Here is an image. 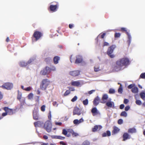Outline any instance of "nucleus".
<instances>
[{
    "instance_id": "obj_1",
    "label": "nucleus",
    "mask_w": 145,
    "mask_h": 145,
    "mask_svg": "<svg viewBox=\"0 0 145 145\" xmlns=\"http://www.w3.org/2000/svg\"><path fill=\"white\" fill-rule=\"evenodd\" d=\"M43 35V33L40 31H35L31 37L32 42L37 41L41 38Z\"/></svg>"
},
{
    "instance_id": "obj_2",
    "label": "nucleus",
    "mask_w": 145,
    "mask_h": 145,
    "mask_svg": "<svg viewBox=\"0 0 145 145\" xmlns=\"http://www.w3.org/2000/svg\"><path fill=\"white\" fill-rule=\"evenodd\" d=\"M50 84V81L48 79H43L40 83V88L42 90H45Z\"/></svg>"
},
{
    "instance_id": "obj_3",
    "label": "nucleus",
    "mask_w": 145,
    "mask_h": 145,
    "mask_svg": "<svg viewBox=\"0 0 145 145\" xmlns=\"http://www.w3.org/2000/svg\"><path fill=\"white\" fill-rule=\"evenodd\" d=\"M116 65L114 66V69L117 71L122 69V67L125 66L123 63L121 59L118 60L116 62Z\"/></svg>"
},
{
    "instance_id": "obj_4",
    "label": "nucleus",
    "mask_w": 145,
    "mask_h": 145,
    "mask_svg": "<svg viewBox=\"0 0 145 145\" xmlns=\"http://www.w3.org/2000/svg\"><path fill=\"white\" fill-rule=\"evenodd\" d=\"M52 124L51 122L48 120L46 121L44 124V129L48 132H50L52 130Z\"/></svg>"
},
{
    "instance_id": "obj_5",
    "label": "nucleus",
    "mask_w": 145,
    "mask_h": 145,
    "mask_svg": "<svg viewBox=\"0 0 145 145\" xmlns=\"http://www.w3.org/2000/svg\"><path fill=\"white\" fill-rule=\"evenodd\" d=\"M116 47L115 45H112L109 47L107 51V54L111 58H114L115 56L113 54H112L113 52V51Z\"/></svg>"
},
{
    "instance_id": "obj_6",
    "label": "nucleus",
    "mask_w": 145,
    "mask_h": 145,
    "mask_svg": "<svg viewBox=\"0 0 145 145\" xmlns=\"http://www.w3.org/2000/svg\"><path fill=\"white\" fill-rule=\"evenodd\" d=\"M1 87L4 89L10 90L13 87V84L10 82H6L3 84Z\"/></svg>"
},
{
    "instance_id": "obj_7",
    "label": "nucleus",
    "mask_w": 145,
    "mask_h": 145,
    "mask_svg": "<svg viewBox=\"0 0 145 145\" xmlns=\"http://www.w3.org/2000/svg\"><path fill=\"white\" fill-rule=\"evenodd\" d=\"M58 6L59 5L57 4L55 5H51L48 8V10L49 11L54 12L57 10Z\"/></svg>"
},
{
    "instance_id": "obj_8",
    "label": "nucleus",
    "mask_w": 145,
    "mask_h": 145,
    "mask_svg": "<svg viewBox=\"0 0 145 145\" xmlns=\"http://www.w3.org/2000/svg\"><path fill=\"white\" fill-rule=\"evenodd\" d=\"M51 69L48 67H46L44 69L40 71V74L43 75H46L49 74L50 72Z\"/></svg>"
},
{
    "instance_id": "obj_9",
    "label": "nucleus",
    "mask_w": 145,
    "mask_h": 145,
    "mask_svg": "<svg viewBox=\"0 0 145 145\" xmlns=\"http://www.w3.org/2000/svg\"><path fill=\"white\" fill-rule=\"evenodd\" d=\"M2 109L9 115H12L14 114L13 109L10 108L8 107H5L3 108Z\"/></svg>"
},
{
    "instance_id": "obj_10",
    "label": "nucleus",
    "mask_w": 145,
    "mask_h": 145,
    "mask_svg": "<svg viewBox=\"0 0 145 145\" xmlns=\"http://www.w3.org/2000/svg\"><path fill=\"white\" fill-rule=\"evenodd\" d=\"M122 61L124 65L126 67L130 63V60L129 58L125 57L120 58Z\"/></svg>"
},
{
    "instance_id": "obj_11",
    "label": "nucleus",
    "mask_w": 145,
    "mask_h": 145,
    "mask_svg": "<svg viewBox=\"0 0 145 145\" xmlns=\"http://www.w3.org/2000/svg\"><path fill=\"white\" fill-rule=\"evenodd\" d=\"M91 112L92 114V115L95 116L96 115H100V112L97 110L96 107H94L92 108L91 110Z\"/></svg>"
},
{
    "instance_id": "obj_12",
    "label": "nucleus",
    "mask_w": 145,
    "mask_h": 145,
    "mask_svg": "<svg viewBox=\"0 0 145 145\" xmlns=\"http://www.w3.org/2000/svg\"><path fill=\"white\" fill-rule=\"evenodd\" d=\"M33 119L36 120H38L39 119V115L37 111L34 109L33 111Z\"/></svg>"
},
{
    "instance_id": "obj_13",
    "label": "nucleus",
    "mask_w": 145,
    "mask_h": 145,
    "mask_svg": "<svg viewBox=\"0 0 145 145\" xmlns=\"http://www.w3.org/2000/svg\"><path fill=\"white\" fill-rule=\"evenodd\" d=\"M80 73V72L79 71H71L69 74L70 75L73 76H76L79 75Z\"/></svg>"
},
{
    "instance_id": "obj_14",
    "label": "nucleus",
    "mask_w": 145,
    "mask_h": 145,
    "mask_svg": "<svg viewBox=\"0 0 145 145\" xmlns=\"http://www.w3.org/2000/svg\"><path fill=\"white\" fill-rule=\"evenodd\" d=\"M81 112L80 109L78 107H75L73 112V115H80L81 114Z\"/></svg>"
},
{
    "instance_id": "obj_15",
    "label": "nucleus",
    "mask_w": 145,
    "mask_h": 145,
    "mask_svg": "<svg viewBox=\"0 0 145 145\" xmlns=\"http://www.w3.org/2000/svg\"><path fill=\"white\" fill-rule=\"evenodd\" d=\"M113 129V130L112 132V135L116 134L120 132V129L116 126H114Z\"/></svg>"
},
{
    "instance_id": "obj_16",
    "label": "nucleus",
    "mask_w": 145,
    "mask_h": 145,
    "mask_svg": "<svg viewBox=\"0 0 145 145\" xmlns=\"http://www.w3.org/2000/svg\"><path fill=\"white\" fill-rule=\"evenodd\" d=\"M102 128L101 126L99 125H96L92 129V131L93 132H94L97 131H99Z\"/></svg>"
},
{
    "instance_id": "obj_17",
    "label": "nucleus",
    "mask_w": 145,
    "mask_h": 145,
    "mask_svg": "<svg viewBox=\"0 0 145 145\" xmlns=\"http://www.w3.org/2000/svg\"><path fill=\"white\" fill-rule=\"evenodd\" d=\"M108 98V96L107 94H104L102 98V101L101 102L102 103H105L106 102V101Z\"/></svg>"
},
{
    "instance_id": "obj_18",
    "label": "nucleus",
    "mask_w": 145,
    "mask_h": 145,
    "mask_svg": "<svg viewBox=\"0 0 145 145\" xmlns=\"http://www.w3.org/2000/svg\"><path fill=\"white\" fill-rule=\"evenodd\" d=\"M83 59L81 56H77L76 57V59L75 60V63L78 64L81 63Z\"/></svg>"
},
{
    "instance_id": "obj_19",
    "label": "nucleus",
    "mask_w": 145,
    "mask_h": 145,
    "mask_svg": "<svg viewBox=\"0 0 145 145\" xmlns=\"http://www.w3.org/2000/svg\"><path fill=\"white\" fill-rule=\"evenodd\" d=\"M99 100L100 99L99 97L97 96L96 97L93 101V105L95 106H97L99 103Z\"/></svg>"
},
{
    "instance_id": "obj_20",
    "label": "nucleus",
    "mask_w": 145,
    "mask_h": 145,
    "mask_svg": "<svg viewBox=\"0 0 145 145\" xmlns=\"http://www.w3.org/2000/svg\"><path fill=\"white\" fill-rule=\"evenodd\" d=\"M106 105L108 107L110 108H113L114 107V104L113 102L109 101L106 102Z\"/></svg>"
},
{
    "instance_id": "obj_21",
    "label": "nucleus",
    "mask_w": 145,
    "mask_h": 145,
    "mask_svg": "<svg viewBox=\"0 0 145 145\" xmlns=\"http://www.w3.org/2000/svg\"><path fill=\"white\" fill-rule=\"evenodd\" d=\"M123 140H125L130 138L129 134L127 133H124L123 136Z\"/></svg>"
},
{
    "instance_id": "obj_22",
    "label": "nucleus",
    "mask_w": 145,
    "mask_h": 145,
    "mask_svg": "<svg viewBox=\"0 0 145 145\" xmlns=\"http://www.w3.org/2000/svg\"><path fill=\"white\" fill-rule=\"evenodd\" d=\"M60 60L59 57L58 56H55L53 59V61L55 64H57L58 63V61Z\"/></svg>"
},
{
    "instance_id": "obj_23",
    "label": "nucleus",
    "mask_w": 145,
    "mask_h": 145,
    "mask_svg": "<svg viewBox=\"0 0 145 145\" xmlns=\"http://www.w3.org/2000/svg\"><path fill=\"white\" fill-rule=\"evenodd\" d=\"M71 84L72 86H79L80 83L79 82L77 81L72 82H71Z\"/></svg>"
},
{
    "instance_id": "obj_24",
    "label": "nucleus",
    "mask_w": 145,
    "mask_h": 145,
    "mask_svg": "<svg viewBox=\"0 0 145 145\" xmlns=\"http://www.w3.org/2000/svg\"><path fill=\"white\" fill-rule=\"evenodd\" d=\"M128 132L129 133H133L136 132V130L134 127L129 129L128 130Z\"/></svg>"
},
{
    "instance_id": "obj_25",
    "label": "nucleus",
    "mask_w": 145,
    "mask_h": 145,
    "mask_svg": "<svg viewBox=\"0 0 145 145\" xmlns=\"http://www.w3.org/2000/svg\"><path fill=\"white\" fill-rule=\"evenodd\" d=\"M20 66L22 67H25L27 65V63L24 61H22L19 63Z\"/></svg>"
},
{
    "instance_id": "obj_26",
    "label": "nucleus",
    "mask_w": 145,
    "mask_h": 145,
    "mask_svg": "<svg viewBox=\"0 0 145 145\" xmlns=\"http://www.w3.org/2000/svg\"><path fill=\"white\" fill-rule=\"evenodd\" d=\"M42 124V123L40 121H38L35 122L34 123V125L35 127H39L41 126Z\"/></svg>"
},
{
    "instance_id": "obj_27",
    "label": "nucleus",
    "mask_w": 145,
    "mask_h": 145,
    "mask_svg": "<svg viewBox=\"0 0 145 145\" xmlns=\"http://www.w3.org/2000/svg\"><path fill=\"white\" fill-rule=\"evenodd\" d=\"M73 131V130L71 129H68V134L67 137H70L71 135H72Z\"/></svg>"
},
{
    "instance_id": "obj_28",
    "label": "nucleus",
    "mask_w": 145,
    "mask_h": 145,
    "mask_svg": "<svg viewBox=\"0 0 145 145\" xmlns=\"http://www.w3.org/2000/svg\"><path fill=\"white\" fill-rule=\"evenodd\" d=\"M138 88L136 87H135L131 89L132 92L134 93H136L138 92Z\"/></svg>"
},
{
    "instance_id": "obj_29",
    "label": "nucleus",
    "mask_w": 145,
    "mask_h": 145,
    "mask_svg": "<svg viewBox=\"0 0 145 145\" xmlns=\"http://www.w3.org/2000/svg\"><path fill=\"white\" fill-rule=\"evenodd\" d=\"M126 34L127 35L129 40L127 41L128 42L129 44L131 43V37L129 33L128 32H126Z\"/></svg>"
},
{
    "instance_id": "obj_30",
    "label": "nucleus",
    "mask_w": 145,
    "mask_h": 145,
    "mask_svg": "<svg viewBox=\"0 0 145 145\" xmlns=\"http://www.w3.org/2000/svg\"><path fill=\"white\" fill-rule=\"evenodd\" d=\"M62 134L67 137L68 134V129L67 130L65 129H63L62 130Z\"/></svg>"
},
{
    "instance_id": "obj_31",
    "label": "nucleus",
    "mask_w": 145,
    "mask_h": 145,
    "mask_svg": "<svg viewBox=\"0 0 145 145\" xmlns=\"http://www.w3.org/2000/svg\"><path fill=\"white\" fill-rule=\"evenodd\" d=\"M94 71L95 72H97L101 71L100 69L99 66L97 65L95 66L94 67Z\"/></svg>"
},
{
    "instance_id": "obj_32",
    "label": "nucleus",
    "mask_w": 145,
    "mask_h": 145,
    "mask_svg": "<svg viewBox=\"0 0 145 145\" xmlns=\"http://www.w3.org/2000/svg\"><path fill=\"white\" fill-rule=\"evenodd\" d=\"M18 94L17 96V99L19 101H20L22 96V93L20 92L19 90L18 91Z\"/></svg>"
},
{
    "instance_id": "obj_33",
    "label": "nucleus",
    "mask_w": 145,
    "mask_h": 145,
    "mask_svg": "<svg viewBox=\"0 0 145 145\" xmlns=\"http://www.w3.org/2000/svg\"><path fill=\"white\" fill-rule=\"evenodd\" d=\"M140 95L141 98L144 100H145V93L141 92L140 93Z\"/></svg>"
},
{
    "instance_id": "obj_34",
    "label": "nucleus",
    "mask_w": 145,
    "mask_h": 145,
    "mask_svg": "<svg viewBox=\"0 0 145 145\" xmlns=\"http://www.w3.org/2000/svg\"><path fill=\"white\" fill-rule=\"evenodd\" d=\"M127 116V113L125 111L122 112L120 114V116H121L126 117Z\"/></svg>"
},
{
    "instance_id": "obj_35",
    "label": "nucleus",
    "mask_w": 145,
    "mask_h": 145,
    "mask_svg": "<svg viewBox=\"0 0 145 145\" xmlns=\"http://www.w3.org/2000/svg\"><path fill=\"white\" fill-rule=\"evenodd\" d=\"M90 143L89 141L85 140L83 142L82 145H90Z\"/></svg>"
},
{
    "instance_id": "obj_36",
    "label": "nucleus",
    "mask_w": 145,
    "mask_h": 145,
    "mask_svg": "<svg viewBox=\"0 0 145 145\" xmlns=\"http://www.w3.org/2000/svg\"><path fill=\"white\" fill-rule=\"evenodd\" d=\"M82 103L84 105H86L88 103V100L87 99H86L85 100H84Z\"/></svg>"
},
{
    "instance_id": "obj_37",
    "label": "nucleus",
    "mask_w": 145,
    "mask_h": 145,
    "mask_svg": "<svg viewBox=\"0 0 145 145\" xmlns=\"http://www.w3.org/2000/svg\"><path fill=\"white\" fill-rule=\"evenodd\" d=\"M118 92L120 93H122L123 92V88L122 87L121 84H120V86L118 90Z\"/></svg>"
},
{
    "instance_id": "obj_38",
    "label": "nucleus",
    "mask_w": 145,
    "mask_h": 145,
    "mask_svg": "<svg viewBox=\"0 0 145 145\" xmlns=\"http://www.w3.org/2000/svg\"><path fill=\"white\" fill-rule=\"evenodd\" d=\"M72 135L73 137H74L78 136L79 135V134L78 133L75 132L73 131Z\"/></svg>"
},
{
    "instance_id": "obj_39",
    "label": "nucleus",
    "mask_w": 145,
    "mask_h": 145,
    "mask_svg": "<svg viewBox=\"0 0 145 145\" xmlns=\"http://www.w3.org/2000/svg\"><path fill=\"white\" fill-rule=\"evenodd\" d=\"M27 97L28 99H32L33 97V94L32 93H30L29 94Z\"/></svg>"
},
{
    "instance_id": "obj_40",
    "label": "nucleus",
    "mask_w": 145,
    "mask_h": 145,
    "mask_svg": "<svg viewBox=\"0 0 145 145\" xmlns=\"http://www.w3.org/2000/svg\"><path fill=\"white\" fill-rule=\"evenodd\" d=\"M138 105H141L142 102L140 100H137L135 102Z\"/></svg>"
},
{
    "instance_id": "obj_41",
    "label": "nucleus",
    "mask_w": 145,
    "mask_h": 145,
    "mask_svg": "<svg viewBox=\"0 0 145 145\" xmlns=\"http://www.w3.org/2000/svg\"><path fill=\"white\" fill-rule=\"evenodd\" d=\"M70 93V91L69 90H67L64 93V95L65 96L68 95Z\"/></svg>"
},
{
    "instance_id": "obj_42",
    "label": "nucleus",
    "mask_w": 145,
    "mask_h": 145,
    "mask_svg": "<svg viewBox=\"0 0 145 145\" xmlns=\"http://www.w3.org/2000/svg\"><path fill=\"white\" fill-rule=\"evenodd\" d=\"M121 34L120 33H116L114 35L115 38H118L120 36Z\"/></svg>"
},
{
    "instance_id": "obj_43",
    "label": "nucleus",
    "mask_w": 145,
    "mask_h": 145,
    "mask_svg": "<svg viewBox=\"0 0 145 145\" xmlns=\"http://www.w3.org/2000/svg\"><path fill=\"white\" fill-rule=\"evenodd\" d=\"M45 106L44 105L41 106L40 108L42 112H44L45 111Z\"/></svg>"
},
{
    "instance_id": "obj_44",
    "label": "nucleus",
    "mask_w": 145,
    "mask_h": 145,
    "mask_svg": "<svg viewBox=\"0 0 145 145\" xmlns=\"http://www.w3.org/2000/svg\"><path fill=\"white\" fill-rule=\"evenodd\" d=\"M115 92V90L112 89H110L109 91V93H114Z\"/></svg>"
},
{
    "instance_id": "obj_45",
    "label": "nucleus",
    "mask_w": 145,
    "mask_h": 145,
    "mask_svg": "<svg viewBox=\"0 0 145 145\" xmlns=\"http://www.w3.org/2000/svg\"><path fill=\"white\" fill-rule=\"evenodd\" d=\"M140 77L142 78H145V72L142 73L140 75Z\"/></svg>"
},
{
    "instance_id": "obj_46",
    "label": "nucleus",
    "mask_w": 145,
    "mask_h": 145,
    "mask_svg": "<svg viewBox=\"0 0 145 145\" xmlns=\"http://www.w3.org/2000/svg\"><path fill=\"white\" fill-rule=\"evenodd\" d=\"M123 121L122 119H119L118 121V123L120 125L121 124L123 123Z\"/></svg>"
},
{
    "instance_id": "obj_47",
    "label": "nucleus",
    "mask_w": 145,
    "mask_h": 145,
    "mask_svg": "<svg viewBox=\"0 0 145 145\" xmlns=\"http://www.w3.org/2000/svg\"><path fill=\"white\" fill-rule=\"evenodd\" d=\"M32 89L31 87H27L26 88H25V90L27 91H29Z\"/></svg>"
},
{
    "instance_id": "obj_48",
    "label": "nucleus",
    "mask_w": 145,
    "mask_h": 145,
    "mask_svg": "<svg viewBox=\"0 0 145 145\" xmlns=\"http://www.w3.org/2000/svg\"><path fill=\"white\" fill-rule=\"evenodd\" d=\"M77 99V97L76 96H75L72 99L71 101L72 102H74L76 101Z\"/></svg>"
},
{
    "instance_id": "obj_49",
    "label": "nucleus",
    "mask_w": 145,
    "mask_h": 145,
    "mask_svg": "<svg viewBox=\"0 0 145 145\" xmlns=\"http://www.w3.org/2000/svg\"><path fill=\"white\" fill-rule=\"evenodd\" d=\"M73 123L74 124H79L78 120L77 119H75L73 121Z\"/></svg>"
},
{
    "instance_id": "obj_50",
    "label": "nucleus",
    "mask_w": 145,
    "mask_h": 145,
    "mask_svg": "<svg viewBox=\"0 0 145 145\" xmlns=\"http://www.w3.org/2000/svg\"><path fill=\"white\" fill-rule=\"evenodd\" d=\"M65 138L64 137H63L60 136H58V139H59L60 140H64Z\"/></svg>"
},
{
    "instance_id": "obj_51",
    "label": "nucleus",
    "mask_w": 145,
    "mask_h": 145,
    "mask_svg": "<svg viewBox=\"0 0 145 145\" xmlns=\"http://www.w3.org/2000/svg\"><path fill=\"white\" fill-rule=\"evenodd\" d=\"M51 60V58L49 57H48L47 58H46L45 59V61L46 62H49Z\"/></svg>"
},
{
    "instance_id": "obj_52",
    "label": "nucleus",
    "mask_w": 145,
    "mask_h": 145,
    "mask_svg": "<svg viewBox=\"0 0 145 145\" xmlns=\"http://www.w3.org/2000/svg\"><path fill=\"white\" fill-rule=\"evenodd\" d=\"M134 86V85L133 84H131L129 85L128 86V88L129 89H132L133 88V87Z\"/></svg>"
},
{
    "instance_id": "obj_53",
    "label": "nucleus",
    "mask_w": 145,
    "mask_h": 145,
    "mask_svg": "<svg viewBox=\"0 0 145 145\" xmlns=\"http://www.w3.org/2000/svg\"><path fill=\"white\" fill-rule=\"evenodd\" d=\"M68 88L69 89V91H73L74 90V88L71 87H68Z\"/></svg>"
},
{
    "instance_id": "obj_54",
    "label": "nucleus",
    "mask_w": 145,
    "mask_h": 145,
    "mask_svg": "<svg viewBox=\"0 0 145 145\" xmlns=\"http://www.w3.org/2000/svg\"><path fill=\"white\" fill-rule=\"evenodd\" d=\"M129 101L128 99H125L124 100L123 103L125 104H127L129 102Z\"/></svg>"
},
{
    "instance_id": "obj_55",
    "label": "nucleus",
    "mask_w": 145,
    "mask_h": 145,
    "mask_svg": "<svg viewBox=\"0 0 145 145\" xmlns=\"http://www.w3.org/2000/svg\"><path fill=\"white\" fill-rule=\"evenodd\" d=\"M51 137L53 139H58V136L57 135H52Z\"/></svg>"
},
{
    "instance_id": "obj_56",
    "label": "nucleus",
    "mask_w": 145,
    "mask_h": 145,
    "mask_svg": "<svg viewBox=\"0 0 145 145\" xmlns=\"http://www.w3.org/2000/svg\"><path fill=\"white\" fill-rule=\"evenodd\" d=\"M107 135L108 136H110L111 135V133L109 131H107L106 132Z\"/></svg>"
},
{
    "instance_id": "obj_57",
    "label": "nucleus",
    "mask_w": 145,
    "mask_h": 145,
    "mask_svg": "<svg viewBox=\"0 0 145 145\" xmlns=\"http://www.w3.org/2000/svg\"><path fill=\"white\" fill-rule=\"evenodd\" d=\"M109 44L107 42H105L103 43V46L104 47L105 46H108L109 45Z\"/></svg>"
},
{
    "instance_id": "obj_58",
    "label": "nucleus",
    "mask_w": 145,
    "mask_h": 145,
    "mask_svg": "<svg viewBox=\"0 0 145 145\" xmlns=\"http://www.w3.org/2000/svg\"><path fill=\"white\" fill-rule=\"evenodd\" d=\"M130 108V106H127L125 107V110L126 111H127Z\"/></svg>"
},
{
    "instance_id": "obj_59",
    "label": "nucleus",
    "mask_w": 145,
    "mask_h": 145,
    "mask_svg": "<svg viewBox=\"0 0 145 145\" xmlns=\"http://www.w3.org/2000/svg\"><path fill=\"white\" fill-rule=\"evenodd\" d=\"M121 30L122 31H125V33H126V32H128L126 29L125 28L122 27L121 28Z\"/></svg>"
},
{
    "instance_id": "obj_60",
    "label": "nucleus",
    "mask_w": 145,
    "mask_h": 145,
    "mask_svg": "<svg viewBox=\"0 0 145 145\" xmlns=\"http://www.w3.org/2000/svg\"><path fill=\"white\" fill-rule=\"evenodd\" d=\"M53 105L54 106H57L58 105V104L57 103L56 101H55L53 102Z\"/></svg>"
},
{
    "instance_id": "obj_61",
    "label": "nucleus",
    "mask_w": 145,
    "mask_h": 145,
    "mask_svg": "<svg viewBox=\"0 0 145 145\" xmlns=\"http://www.w3.org/2000/svg\"><path fill=\"white\" fill-rule=\"evenodd\" d=\"M59 143L61 145H67V144L66 143L64 142L63 141L60 142Z\"/></svg>"
},
{
    "instance_id": "obj_62",
    "label": "nucleus",
    "mask_w": 145,
    "mask_h": 145,
    "mask_svg": "<svg viewBox=\"0 0 145 145\" xmlns=\"http://www.w3.org/2000/svg\"><path fill=\"white\" fill-rule=\"evenodd\" d=\"M124 107V105L123 104H121L120 106V108L121 109H123Z\"/></svg>"
},
{
    "instance_id": "obj_63",
    "label": "nucleus",
    "mask_w": 145,
    "mask_h": 145,
    "mask_svg": "<svg viewBox=\"0 0 145 145\" xmlns=\"http://www.w3.org/2000/svg\"><path fill=\"white\" fill-rule=\"evenodd\" d=\"M95 91V90H91L89 91L88 93L89 94H92L93 92H94Z\"/></svg>"
},
{
    "instance_id": "obj_64",
    "label": "nucleus",
    "mask_w": 145,
    "mask_h": 145,
    "mask_svg": "<svg viewBox=\"0 0 145 145\" xmlns=\"http://www.w3.org/2000/svg\"><path fill=\"white\" fill-rule=\"evenodd\" d=\"M62 123L61 122H56L55 123V124L56 125H58L59 126H60L62 125Z\"/></svg>"
}]
</instances>
